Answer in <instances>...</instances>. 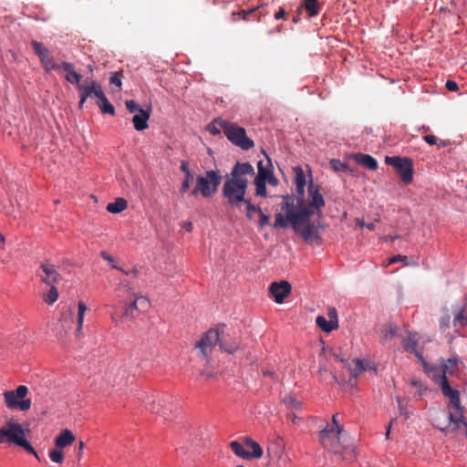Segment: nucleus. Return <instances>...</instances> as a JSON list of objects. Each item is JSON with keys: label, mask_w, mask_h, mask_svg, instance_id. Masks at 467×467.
<instances>
[{"label": "nucleus", "mask_w": 467, "mask_h": 467, "mask_svg": "<svg viewBox=\"0 0 467 467\" xmlns=\"http://www.w3.org/2000/svg\"><path fill=\"white\" fill-rule=\"evenodd\" d=\"M83 448H84V442L82 441H80L78 442V454H77L78 460H80L82 458Z\"/></svg>", "instance_id": "6e6d98bb"}, {"label": "nucleus", "mask_w": 467, "mask_h": 467, "mask_svg": "<svg viewBox=\"0 0 467 467\" xmlns=\"http://www.w3.org/2000/svg\"><path fill=\"white\" fill-rule=\"evenodd\" d=\"M254 173V167L247 162H236L230 174L225 177L222 195L233 208H240L245 202L248 178Z\"/></svg>", "instance_id": "20e7f679"}, {"label": "nucleus", "mask_w": 467, "mask_h": 467, "mask_svg": "<svg viewBox=\"0 0 467 467\" xmlns=\"http://www.w3.org/2000/svg\"><path fill=\"white\" fill-rule=\"evenodd\" d=\"M224 135L232 143L243 150H249L254 146V141L246 136L245 130L234 123L228 121L225 126Z\"/></svg>", "instance_id": "9b49d317"}, {"label": "nucleus", "mask_w": 467, "mask_h": 467, "mask_svg": "<svg viewBox=\"0 0 467 467\" xmlns=\"http://www.w3.org/2000/svg\"><path fill=\"white\" fill-rule=\"evenodd\" d=\"M109 83L111 85L117 86L118 88H121V85H122L121 74L119 72L112 73L109 78Z\"/></svg>", "instance_id": "c03bdc74"}, {"label": "nucleus", "mask_w": 467, "mask_h": 467, "mask_svg": "<svg viewBox=\"0 0 467 467\" xmlns=\"http://www.w3.org/2000/svg\"><path fill=\"white\" fill-rule=\"evenodd\" d=\"M150 306L148 297L134 292L130 281L121 279L116 285L114 299L106 305L111 320L118 324L122 317L135 318L138 314L146 312Z\"/></svg>", "instance_id": "7ed1b4c3"}, {"label": "nucleus", "mask_w": 467, "mask_h": 467, "mask_svg": "<svg viewBox=\"0 0 467 467\" xmlns=\"http://www.w3.org/2000/svg\"><path fill=\"white\" fill-rule=\"evenodd\" d=\"M293 173L296 196L283 197L281 210L284 213L275 214L274 226L285 228L290 225L306 243L319 244V231L325 228L321 219L326 204L321 187L313 182L311 173L307 183L305 171L301 166L294 167Z\"/></svg>", "instance_id": "f257e3e1"}, {"label": "nucleus", "mask_w": 467, "mask_h": 467, "mask_svg": "<svg viewBox=\"0 0 467 467\" xmlns=\"http://www.w3.org/2000/svg\"><path fill=\"white\" fill-rule=\"evenodd\" d=\"M403 348L406 351L414 353L419 360L422 363L423 367L426 368V362L421 353L417 350V338L416 335L409 334L402 341Z\"/></svg>", "instance_id": "a211bd4d"}, {"label": "nucleus", "mask_w": 467, "mask_h": 467, "mask_svg": "<svg viewBox=\"0 0 467 467\" xmlns=\"http://www.w3.org/2000/svg\"><path fill=\"white\" fill-rule=\"evenodd\" d=\"M38 275L41 281L48 285H52L58 282L60 275L57 273V266L49 260L41 263L40 273Z\"/></svg>", "instance_id": "4468645a"}, {"label": "nucleus", "mask_w": 467, "mask_h": 467, "mask_svg": "<svg viewBox=\"0 0 467 467\" xmlns=\"http://www.w3.org/2000/svg\"><path fill=\"white\" fill-rule=\"evenodd\" d=\"M88 308L86 304L83 301H79L78 303V316H77V332L79 333L83 328L84 324V317Z\"/></svg>", "instance_id": "c756f323"}, {"label": "nucleus", "mask_w": 467, "mask_h": 467, "mask_svg": "<svg viewBox=\"0 0 467 467\" xmlns=\"http://www.w3.org/2000/svg\"><path fill=\"white\" fill-rule=\"evenodd\" d=\"M217 345H219L222 351L228 352L230 354L235 353L239 347L236 341L228 343L226 340L222 338L219 328H212L204 333V335L196 343L195 348L205 362L210 363L211 355Z\"/></svg>", "instance_id": "423d86ee"}, {"label": "nucleus", "mask_w": 467, "mask_h": 467, "mask_svg": "<svg viewBox=\"0 0 467 467\" xmlns=\"http://www.w3.org/2000/svg\"><path fill=\"white\" fill-rule=\"evenodd\" d=\"M192 181H193V174L184 175V179H183L181 188H180V192L182 194H184L188 192Z\"/></svg>", "instance_id": "58836bf2"}, {"label": "nucleus", "mask_w": 467, "mask_h": 467, "mask_svg": "<svg viewBox=\"0 0 467 467\" xmlns=\"http://www.w3.org/2000/svg\"><path fill=\"white\" fill-rule=\"evenodd\" d=\"M145 402V407L147 410H150L153 413L162 414L163 416L166 415V413L162 410V404L161 400H159L156 402V400L152 397H148L147 400Z\"/></svg>", "instance_id": "cd10ccee"}, {"label": "nucleus", "mask_w": 467, "mask_h": 467, "mask_svg": "<svg viewBox=\"0 0 467 467\" xmlns=\"http://www.w3.org/2000/svg\"><path fill=\"white\" fill-rule=\"evenodd\" d=\"M392 424H393V420H391L390 423L389 424V426L387 427L386 439H389V437L390 429L392 427Z\"/></svg>", "instance_id": "bf43d9fd"}, {"label": "nucleus", "mask_w": 467, "mask_h": 467, "mask_svg": "<svg viewBox=\"0 0 467 467\" xmlns=\"http://www.w3.org/2000/svg\"><path fill=\"white\" fill-rule=\"evenodd\" d=\"M244 442L247 450H249L251 460L259 459L263 456V448L257 441H254L251 437H245Z\"/></svg>", "instance_id": "412c9836"}, {"label": "nucleus", "mask_w": 467, "mask_h": 467, "mask_svg": "<svg viewBox=\"0 0 467 467\" xmlns=\"http://www.w3.org/2000/svg\"><path fill=\"white\" fill-rule=\"evenodd\" d=\"M406 261H407V256L397 254V255H394L391 258H389L388 265L395 264V263H398V262H404L405 265H408L406 263Z\"/></svg>", "instance_id": "8fccbe9b"}, {"label": "nucleus", "mask_w": 467, "mask_h": 467, "mask_svg": "<svg viewBox=\"0 0 467 467\" xmlns=\"http://www.w3.org/2000/svg\"><path fill=\"white\" fill-rule=\"evenodd\" d=\"M45 63V67L51 69V68H58L62 69L64 72V77L67 79V82L71 84L77 85V88H78L79 85L82 84L81 82V75L75 71L74 67L72 64L67 62H62L58 66L51 65L52 60H42Z\"/></svg>", "instance_id": "ddd939ff"}, {"label": "nucleus", "mask_w": 467, "mask_h": 467, "mask_svg": "<svg viewBox=\"0 0 467 467\" xmlns=\"http://www.w3.org/2000/svg\"><path fill=\"white\" fill-rule=\"evenodd\" d=\"M357 223H358V225H359L361 228L366 227V223H364V221H363V220L358 219V220H357Z\"/></svg>", "instance_id": "e2e57ef3"}, {"label": "nucleus", "mask_w": 467, "mask_h": 467, "mask_svg": "<svg viewBox=\"0 0 467 467\" xmlns=\"http://www.w3.org/2000/svg\"><path fill=\"white\" fill-rule=\"evenodd\" d=\"M243 204L246 207V216L249 219L253 218L254 213H261L262 211L261 207L254 205L249 198H246Z\"/></svg>", "instance_id": "e433bc0d"}, {"label": "nucleus", "mask_w": 467, "mask_h": 467, "mask_svg": "<svg viewBox=\"0 0 467 467\" xmlns=\"http://www.w3.org/2000/svg\"><path fill=\"white\" fill-rule=\"evenodd\" d=\"M222 174L219 170L207 171L203 176H198L192 195L201 194L204 198L214 195L222 182Z\"/></svg>", "instance_id": "0eeeda50"}, {"label": "nucleus", "mask_w": 467, "mask_h": 467, "mask_svg": "<svg viewBox=\"0 0 467 467\" xmlns=\"http://www.w3.org/2000/svg\"><path fill=\"white\" fill-rule=\"evenodd\" d=\"M264 375H267V376H270V377H274L275 372L267 370V371H265V372H264Z\"/></svg>", "instance_id": "0e129e2a"}, {"label": "nucleus", "mask_w": 467, "mask_h": 467, "mask_svg": "<svg viewBox=\"0 0 467 467\" xmlns=\"http://www.w3.org/2000/svg\"><path fill=\"white\" fill-rule=\"evenodd\" d=\"M228 121L223 119H215L207 126V130L213 135H218L223 130L225 132V126Z\"/></svg>", "instance_id": "bb28decb"}, {"label": "nucleus", "mask_w": 467, "mask_h": 467, "mask_svg": "<svg viewBox=\"0 0 467 467\" xmlns=\"http://www.w3.org/2000/svg\"><path fill=\"white\" fill-rule=\"evenodd\" d=\"M17 446L22 447L26 452L33 454L38 461H40V458H39L37 452L32 447V445L27 441L26 437Z\"/></svg>", "instance_id": "ea45409f"}, {"label": "nucleus", "mask_w": 467, "mask_h": 467, "mask_svg": "<svg viewBox=\"0 0 467 467\" xmlns=\"http://www.w3.org/2000/svg\"><path fill=\"white\" fill-rule=\"evenodd\" d=\"M397 402L400 415L403 416L405 419H409L412 412L407 410L400 397H397Z\"/></svg>", "instance_id": "79ce46f5"}, {"label": "nucleus", "mask_w": 467, "mask_h": 467, "mask_svg": "<svg viewBox=\"0 0 467 467\" xmlns=\"http://www.w3.org/2000/svg\"><path fill=\"white\" fill-rule=\"evenodd\" d=\"M286 16V12L284 8H279V10L275 14V18L276 20L283 19Z\"/></svg>", "instance_id": "864d4df0"}, {"label": "nucleus", "mask_w": 467, "mask_h": 467, "mask_svg": "<svg viewBox=\"0 0 467 467\" xmlns=\"http://www.w3.org/2000/svg\"><path fill=\"white\" fill-rule=\"evenodd\" d=\"M253 10H249L248 12H244V19H247V16H249Z\"/></svg>", "instance_id": "69168bd1"}, {"label": "nucleus", "mask_w": 467, "mask_h": 467, "mask_svg": "<svg viewBox=\"0 0 467 467\" xmlns=\"http://www.w3.org/2000/svg\"><path fill=\"white\" fill-rule=\"evenodd\" d=\"M96 103L99 106V108L102 113L109 114V115L115 114V109H114L113 105L108 100L105 93H103V96H101L98 99Z\"/></svg>", "instance_id": "393cba45"}, {"label": "nucleus", "mask_w": 467, "mask_h": 467, "mask_svg": "<svg viewBox=\"0 0 467 467\" xmlns=\"http://www.w3.org/2000/svg\"><path fill=\"white\" fill-rule=\"evenodd\" d=\"M375 227H376V225L374 223H366V228H368V230L373 231L375 229Z\"/></svg>", "instance_id": "680f3d73"}, {"label": "nucleus", "mask_w": 467, "mask_h": 467, "mask_svg": "<svg viewBox=\"0 0 467 467\" xmlns=\"http://www.w3.org/2000/svg\"><path fill=\"white\" fill-rule=\"evenodd\" d=\"M283 403L287 407L294 410L301 408V402L297 400L293 395H286L283 398Z\"/></svg>", "instance_id": "473e14b6"}, {"label": "nucleus", "mask_w": 467, "mask_h": 467, "mask_svg": "<svg viewBox=\"0 0 467 467\" xmlns=\"http://www.w3.org/2000/svg\"><path fill=\"white\" fill-rule=\"evenodd\" d=\"M330 165L336 171H346L348 166L346 163L342 162L339 160L333 159L330 161Z\"/></svg>", "instance_id": "37998d69"}, {"label": "nucleus", "mask_w": 467, "mask_h": 467, "mask_svg": "<svg viewBox=\"0 0 467 467\" xmlns=\"http://www.w3.org/2000/svg\"><path fill=\"white\" fill-rule=\"evenodd\" d=\"M259 215H260V218L258 221V224H259V227L263 228L264 226H265L266 224L269 223V216L263 213V211H261V213H259Z\"/></svg>", "instance_id": "09e8293b"}, {"label": "nucleus", "mask_w": 467, "mask_h": 467, "mask_svg": "<svg viewBox=\"0 0 467 467\" xmlns=\"http://www.w3.org/2000/svg\"><path fill=\"white\" fill-rule=\"evenodd\" d=\"M348 368L351 378L357 379L361 373L366 371L367 369L376 371L377 368L375 364H370L365 362L363 359L356 358L348 362L346 365Z\"/></svg>", "instance_id": "f3484780"}, {"label": "nucleus", "mask_w": 467, "mask_h": 467, "mask_svg": "<svg viewBox=\"0 0 467 467\" xmlns=\"http://www.w3.org/2000/svg\"><path fill=\"white\" fill-rule=\"evenodd\" d=\"M297 21H298V18H297V17H295V18L293 19V22H294V23H297Z\"/></svg>", "instance_id": "774afa93"}, {"label": "nucleus", "mask_w": 467, "mask_h": 467, "mask_svg": "<svg viewBox=\"0 0 467 467\" xmlns=\"http://www.w3.org/2000/svg\"><path fill=\"white\" fill-rule=\"evenodd\" d=\"M450 317L449 316H445L443 317L441 319V327H448L450 326Z\"/></svg>", "instance_id": "5fc2aeb1"}, {"label": "nucleus", "mask_w": 467, "mask_h": 467, "mask_svg": "<svg viewBox=\"0 0 467 467\" xmlns=\"http://www.w3.org/2000/svg\"><path fill=\"white\" fill-rule=\"evenodd\" d=\"M440 147L441 148H445V147H448L451 145V141L450 140H440L438 141V144Z\"/></svg>", "instance_id": "4d7b16f0"}, {"label": "nucleus", "mask_w": 467, "mask_h": 467, "mask_svg": "<svg viewBox=\"0 0 467 467\" xmlns=\"http://www.w3.org/2000/svg\"><path fill=\"white\" fill-rule=\"evenodd\" d=\"M445 86L450 91H456L458 89V84L453 80H447Z\"/></svg>", "instance_id": "603ef678"}, {"label": "nucleus", "mask_w": 467, "mask_h": 467, "mask_svg": "<svg viewBox=\"0 0 467 467\" xmlns=\"http://www.w3.org/2000/svg\"><path fill=\"white\" fill-rule=\"evenodd\" d=\"M461 360L454 356L448 358L441 368H429L426 364L425 370L433 378L436 384L439 385L442 395L448 398L450 402L449 410H441V416L449 420L448 424L441 425L435 423V426L443 432L459 430L462 426H466L464 421L463 408L461 406L460 393L457 389H453L448 381L447 376H454L459 372V365Z\"/></svg>", "instance_id": "f03ea898"}, {"label": "nucleus", "mask_w": 467, "mask_h": 467, "mask_svg": "<svg viewBox=\"0 0 467 467\" xmlns=\"http://www.w3.org/2000/svg\"><path fill=\"white\" fill-rule=\"evenodd\" d=\"M184 228L187 232H192V223L191 222H188L185 223Z\"/></svg>", "instance_id": "13d9d810"}, {"label": "nucleus", "mask_w": 467, "mask_h": 467, "mask_svg": "<svg viewBox=\"0 0 467 467\" xmlns=\"http://www.w3.org/2000/svg\"><path fill=\"white\" fill-rule=\"evenodd\" d=\"M355 161L359 165L366 167L369 170L375 171L378 169L377 160L368 154H364V153L356 154Z\"/></svg>", "instance_id": "4be33fe9"}, {"label": "nucleus", "mask_w": 467, "mask_h": 467, "mask_svg": "<svg viewBox=\"0 0 467 467\" xmlns=\"http://www.w3.org/2000/svg\"><path fill=\"white\" fill-rule=\"evenodd\" d=\"M28 392L26 386L20 385L15 390H6L4 392V402L10 410H18L27 411L31 408V400L26 399Z\"/></svg>", "instance_id": "6e6552de"}, {"label": "nucleus", "mask_w": 467, "mask_h": 467, "mask_svg": "<svg viewBox=\"0 0 467 467\" xmlns=\"http://www.w3.org/2000/svg\"><path fill=\"white\" fill-rule=\"evenodd\" d=\"M100 256L109 265V266L112 269L118 268L119 264L116 262L115 258L109 253H107L106 251H101Z\"/></svg>", "instance_id": "a19ab883"}, {"label": "nucleus", "mask_w": 467, "mask_h": 467, "mask_svg": "<svg viewBox=\"0 0 467 467\" xmlns=\"http://www.w3.org/2000/svg\"><path fill=\"white\" fill-rule=\"evenodd\" d=\"M453 326L456 328V332L462 336L461 332L459 331V328L464 327L467 326V317L464 314V310H460L454 317L453 319Z\"/></svg>", "instance_id": "7c9ffc66"}, {"label": "nucleus", "mask_w": 467, "mask_h": 467, "mask_svg": "<svg viewBox=\"0 0 467 467\" xmlns=\"http://www.w3.org/2000/svg\"><path fill=\"white\" fill-rule=\"evenodd\" d=\"M58 298V292L57 289L54 286V285H51V288L49 291L44 296L43 299L44 301L48 304L52 305L54 304Z\"/></svg>", "instance_id": "72a5a7b5"}, {"label": "nucleus", "mask_w": 467, "mask_h": 467, "mask_svg": "<svg viewBox=\"0 0 467 467\" xmlns=\"http://www.w3.org/2000/svg\"><path fill=\"white\" fill-rule=\"evenodd\" d=\"M128 207V202L123 198H117L107 204V211L110 213H119Z\"/></svg>", "instance_id": "b1692460"}, {"label": "nucleus", "mask_w": 467, "mask_h": 467, "mask_svg": "<svg viewBox=\"0 0 467 467\" xmlns=\"http://www.w3.org/2000/svg\"><path fill=\"white\" fill-rule=\"evenodd\" d=\"M385 163L393 166L401 182L409 184L413 180V162L411 159L400 156H386Z\"/></svg>", "instance_id": "1a4fd4ad"}, {"label": "nucleus", "mask_w": 467, "mask_h": 467, "mask_svg": "<svg viewBox=\"0 0 467 467\" xmlns=\"http://www.w3.org/2000/svg\"><path fill=\"white\" fill-rule=\"evenodd\" d=\"M4 241H5V238H4V236L0 234V243H4Z\"/></svg>", "instance_id": "338daca9"}, {"label": "nucleus", "mask_w": 467, "mask_h": 467, "mask_svg": "<svg viewBox=\"0 0 467 467\" xmlns=\"http://www.w3.org/2000/svg\"><path fill=\"white\" fill-rule=\"evenodd\" d=\"M150 116V114L149 110L140 109V112L135 114L132 118L135 130L138 131L146 130L148 128V120Z\"/></svg>", "instance_id": "aec40b11"}, {"label": "nucleus", "mask_w": 467, "mask_h": 467, "mask_svg": "<svg viewBox=\"0 0 467 467\" xmlns=\"http://www.w3.org/2000/svg\"><path fill=\"white\" fill-rule=\"evenodd\" d=\"M180 170L184 173V175L192 174L190 170L189 162L185 160L181 161Z\"/></svg>", "instance_id": "de8ad7c7"}, {"label": "nucleus", "mask_w": 467, "mask_h": 467, "mask_svg": "<svg viewBox=\"0 0 467 467\" xmlns=\"http://www.w3.org/2000/svg\"><path fill=\"white\" fill-rule=\"evenodd\" d=\"M31 45H32V47H33L35 53L40 58H45L48 55V50L46 47L43 46V44L36 42V41H33L31 43Z\"/></svg>", "instance_id": "f704fd0d"}, {"label": "nucleus", "mask_w": 467, "mask_h": 467, "mask_svg": "<svg viewBox=\"0 0 467 467\" xmlns=\"http://www.w3.org/2000/svg\"><path fill=\"white\" fill-rule=\"evenodd\" d=\"M270 293L278 304L284 302L285 298L291 292V285L287 281L274 282L269 288Z\"/></svg>", "instance_id": "dca6fc26"}, {"label": "nucleus", "mask_w": 467, "mask_h": 467, "mask_svg": "<svg viewBox=\"0 0 467 467\" xmlns=\"http://www.w3.org/2000/svg\"><path fill=\"white\" fill-rule=\"evenodd\" d=\"M76 438L73 432L67 429L60 431V433L55 439V446L57 449L63 450L64 448L70 446Z\"/></svg>", "instance_id": "6ab92c4d"}, {"label": "nucleus", "mask_w": 467, "mask_h": 467, "mask_svg": "<svg viewBox=\"0 0 467 467\" xmlns=\"http://www.w3.org/2000/svg\"><path fill=\"white\" fill-rule=\"evenodd\" d=\"M125 105H126L127 109L130 113H133V112H136V111L140 112V109H141L134 100H127L125 102Z\"/></svg>", "instance_id": "a18cd8bd"}, {"label": "nucleus", "mask_w": 467, "mask_h": 467, "mask_svg": "<svg viewBox=\"0 0 467 467\" xmlns=\"http://www.w3.org/2000/svg\"><path fill=\"white\" fill-rule=\"evenodd\" d=\"M255 194L257 196L265 197L267 191L265 185V180L254 179Z\"/></svg>", "instance_id": "c9c22d12"}, {"label": "nucleus", "mask_w": 467, "mask_h": 467, "mask_svg": "<svg viewBox=\"0 0 467 467\" xmlns=\"http://www.w3.org/2000/svg\"><path fill=\"white\" fill-rule=\"evenodd\" d=\"M229 447L234 451V453L241 459L244 460H251L249 450L245 449V444L241 443L237 441H233L230 442Z\"/></svg>", "instance_id": "5701e85b"}, {"label": "nucleus", "mask_w": 467, "mask_h": 467, "mask_svg": "<svg viewBox=\"0 0 467 467\" xmlns=\"http://www.w3.org/2000/svg\"><path fill=\"white\" fill-rule=\"evenodd\" d=\"M257 168H258V172L254 179H260V180H265V181L268 180L269 182H272L271 179H273V181H275V179L273 177L272 171L269 168L265 167L262 161L258 162Z\"/></svg>", "instance_id": "c85d7f7f"}, {"label": "nucleus", "mask_w": 467, "mask_h": 467, "mask_svg": "<svg viewBox=\"0 0 467 467\" xmlns=\"http://www.w3.org/2000/svg\"><path fill=\"white\" fill-rule=\"evenodd\" d=\"M327 317L329 318L328 320L323 316H318L316 319V323L322 331L329 333L338 327L337 312L335 307L328 308Z\"/></svg>", "instance_id": "2eb2a0df"}, {"label": "nucleus", "mask_w": 467, "mask_h": 467, "mask_svg": "<svg viewBox=\"0 0 467 467\" xmlns=\"http://www.w3.org/2000/svg\"><path fill=\"white\" fill-rule=\"evenodd\" d=\"M319 439L322 446L334 453L351 458L357 455L356 448L347 444L348 436L343 425L338 422L337 414H334L331 423H327L326 427L320 431Z\"/></svg>", "instance_id": "39448f33"}, {"label": "nucleus", "mask_w": 467, "mask_h": 467, "mask_svg": "<svg viewBox=\"0 0 467 467\" xmlns=\"http://www.w3.org/2000/svg\"><path fill=\"white\" fill-rule=\"evenodd\" d=\"M28 430L25 429L19 422L8 420L0 429V444L4 442L18 445L25 438Z\"/></svg>", "instance_id": "9d476101"}, {"label": "nucleus", "mask_w": 467, "mask_h": 467, "mask_svg": "<svg viewBox=\"0 0 467 467\" xmlns=\"http://www.w3.org/2000/svg\"><path fill=\"white\" fill-rule=\"evenodd\" d=\"M48 457L52 462L62 464L64 462V451L55 446L48 451Z\"/></svg>", "instance_id": "2f4dec72"}, {"label": "nucleus", "mask_w": 467, "mask_h": 467, "mask_svg": "<svg viewBox=\"0 0 467 467\" xmlns=\"http://www.w3.org/2000/svg\"><path fill=\"white\" fill-rule=\"evenodd\" d=\"M397 335V327L393 325H389L388 329L386 330L385 336L383 337L384 340L388 339V337L391 338Z\"/></svg>", "instance_id": "49530a36"}, {"label": "nucleus", "mask_w": 467, "mask_h": 467, "mask_svg": "<svg viewBox=\"0 0 467 467\" xmlns=\"http://www.w3.org/2000/svg\"><path fill=\"white\" fill-rule=\"evenodd\" d=\"M116 270L121 272L125 275L134 276L136 277L139 275V269L136 266H132L130 268L124 267L123 265H118V268Z\"/></svg>", "instance_id": "4c0bfd02"}, {"label": "nucleus", "mask_w": 467, "mask_h": 467, "mask_svg": "<svg viewBox=\"0 0 467 467\" xmlns=\"http://www.w3.org/2000/svg\"><path fill=\"white\" fill-rule=\"evenodd\" d=\"M398 238V236H391V235H388V236H385L384 237V241L385 242H393L394 240H396Z\"/></svg>", "instance_id": "052dcab7"}, {"label": "nucleus", "mask_w": 467, "mask_h": 467, "mask_svg": "<svg viewBox=\"0 0 467 467\" xmlns=\"http://www.w3.org/2000/svg\"><path fill=\"white\" fill-rule=\"evenodd\" d=\"M78 90L79 92V109L83 108L85 101L88 98H96L98 99L104 93L101 85L88 78L79 85Z\"/></svg>", "instance_id": "f8f14e48"}, {"label": "nucleus", "mask_w": 467, "mask_h": 467, "mask_svg": "<svg viewBox=\"0 0 467 467\" xmlns=\"http://www.w3.org/2000/svg\"><path fill=\"white\" fill-rule=\"evenodd\" d=\"M302 6L306 9L309 17L317 16L320 10L317 0H303Z\"/></svg>", "instance_id": "a878e982"}, {"label": "nucleus", "mask_w": 467, "mask_h": 467, "mask_svg": "<svg viewBox=\"0 0 467 467\" xmlns=\"http://www.w3.org/2000/svg\"><path fill=\"white\" fill-rule=\"evenodd\" d=\"M423 140L429 144V145H436L438 144V140L434 135H425L423 137Z\"/></svg>", "instance_id": "3c124183"}]
</instances>
